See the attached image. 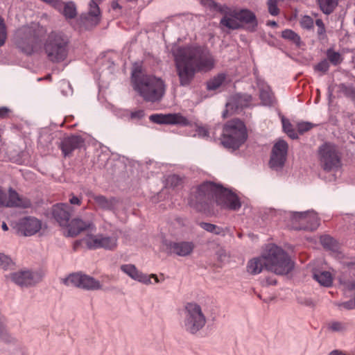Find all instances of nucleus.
Segmentation results:
<instances>
[{"label":"nucleus","instance_id":"nucleus-1","mask_svg":"<svg viewBox=\"0 0 355 355\" xmlns=\"http://www.w3.org/2000/svg\"><path fill=\"white\" fill-rule=\"evenodd\" d=\"M173 53L181 86L189 85L196 71H208L214 67L210 53L201 47H178Z\"/></svg>","mask_w":355,"mask_h":355},{"label":"nucleus","instance_id":"nucleus-2","mask_svg":"<svg viewBox=\"0 0 355 355\" xmlns=\"http://www.w3.org/2000/svg\"><path fill=\"white\" fill-rule=\"evenodd\" d=\"M294 267V263L282 248L271 245L260 257L250 259L247 264V271L250 275L259 274L264 268L277 275H286Z\"/></svg>","mask_w":355,"mask_h":355},{"label":"nucleus","instance_id":"nucleus-3","mask_svg":"<svg viewBox=\"0 0 355 355\" xmlns=\"http://www.w3.org/2000/svg\"><path fill=\"white\" fill-rule=\"evenodd\" d=\"M131 79L133 89L146 102H159L165 94L166 85L160 78L141 74L135 69Z\"/></svg>","mask_w":355,"mask_h":355},{"label":"nucleus","instance_id":"nucleus-4","mask_svg":"<svg viewBox=\"0 0 355 355\" xmlns=\"http://www.w3.org/2000/svg\"><path fill=\"white\" fill-rule=\"evenodd\" d=\"M248 136L244 123L238 119H232L224 125L220 143L225 148L234 151L245 144Z\"/></svg>","mask_w":355,"mask_h":355},{"label":"nucleus","instance_id":"nucleus-5","mask_svg":"<svg viewBox=\"0 0 355 355\" xmlns=\"http://www.w3.org/2000/svg\"><path fill=\"white\" fill-rule=\"evenodd\" d=\"M69 39L62 33L53 32L49 34L44 45L48 59L54 63L64 61L69 54Z\"/></svg>","mask_w":355,"mask_h":355},{"label":"nucleus","instance_id":"nucleus-6","mask_svg":"<svg viewBox=\"0 0 355 355\" xmlns=\"http://www.w3.org/2000/svg\"><path fill=\"white\" fill-rule=\"evenodd\" d=\"M182 327L185 331L196 334L206 324L207 318L202 307L196 302H187L184 307Z\"/></svg>","mask_w":355,"mask_h":355},{"label":"nucleus","instance_id":"nucleus-7","mask_svg":"<svg viewBox=\"0 0 355 355\" xmlns=\"http://www.w3.org/2000/svg\"><path fill=\"white\" fill-rule=\"evenodd\" d=\"M217 184L206 182L196 188L190 197V205L198 211H205L214 205Z\"/></svg>","mask_w":355,"mask_h":355},{"label":"nucleus","instance_id":"nucleus-8","mask_svg":"<svg viewBox=\"0 0 355 355\" xmlns=\"http://www.w3.org/2000/svg\"><path fill=\"white\" fill-rule=\"evenodd\" d=\"M15 44L20 51L31 55L40 48L41 40L34 29L28 26H23L15 33Z\"/></svg>","mask_w":355,"mask_h":355},{"label":"nucleus","instance_id":"nucleus-9","mask_svg":"<svg viewBox=\"0 0 355 355\" xmlns=\"http://www.w3.org/2000/svg\"><path fill=\"white\" fill-rule=\"evenodd\" d=\"M319 164L327 172L338 170L341 167V158L336 146L331 143H324L318 150Z\"/></svg>","mask_w":355,"mask_h":355},{"label":"nucleus","instance_id":"nucleus-10","mask_svg":"<svg viewBox=\"0 0 355 355\" xmlns=\"http://www.w3.org/2000/svg\"><path fill=\"white\" fill-rule=\"evenodd\" d=\"M206 4L210 9L218 11L223 15L220 21L221 26L230 30L240 29L236 9L230 8L225 4H219L213 1H207Z\"/></svg>","mask_w":355,"mask_h":355},{"label":"nucleus","instance_id":"nucleus-11","mask_svg":"<svg viewBox=\"0 0 355 355\" xmlns=\"http://www.w3.org/2000/svg\"><path fill=\"white\" fill-rule=\"evenodd\" d=\"M63 283L67 286H75L87 291H97L103 288V285L98 280L82 272L69 275L63 280Z\"/></svg>","mask_w":355,"mask_h":355},{"label":"nucleus","instance_id":"nucleus-12","mask_svg":"<svg viewBox=\"0 0 355 355\" xmlns=\"http://www.w3.org/2000/svg\"><path fill=\"white\" fill-rule=\"evenodd\" d=\"M291 227L294 230H314L320 225L319 218L314 211L294 212L291 214Z\"/></svg>","mask_w":355,"mask_h":355},{"label":"nucleus","instance_id":"nucleus-13","mask_svg":"<svg viewBox=\"0 0 355 355\" xmlns=\"http://www.w3.org/2000/svg\"><path fill=\"white\" fill-rule=\"evenodd\" d=\"M94 218L92 213H87L84 218L77 217L72 219L67 226L68 230L65 236L74 237L83 231L95 230Z\"/></svg>","mask_w":355,"mask_h":355},{"label":"nucleus","instance_id":"nucleus-14","mask_svg":"<svg viewBox=\"0 0 355 355\" xmlns=\"http://www.w3.org/2000/svg\"><path fill=\"white\" fill-rule=\"evenodd\" d=\"M85 243L90 250L103 248L105 250H113L117 246L116 236H109L102 234L87 235L84 239Z\"/></svg>","mask_w":355,"mask_h":355},{"label":"nucleus","instance_id":"nucleus-15","mask_svg":"<svg viewBox=\"0 0 355 355\" xmlns=\"http://www.w3.org/2000/svg\"><path fill=\"white\" fill-rule=\"evenodd\" d=\"M15 284L23 286H32L42 279V275L39 272L32 270H19L12 272L8 276Z\"/></svg>","mask_w":355,"mask_h":355},{"label":"nucleus","instance_id":"nucleus-16","mask_svg":"<svg viewBox=\"0 0 355 355\" xmlns=\"http://www.w3.org/2000/svg\"><path fill=\"white\" fill-rule=\"evenodd\" d=\"M214 204L221 208L237 210L241 207L239 198L230 191L217 185Z\"/></svg>","mask_w":355,"mask_h":355},{"label":"nucleus","instance_id":"nucleus-17","mask_svg":"<svg viewBox=\"0 0 355 355\" xmlns=\"http://www.w3.org/2000/svg\"><path fill=\"white\" fill-rule=\"evenodd\" d=\"M31 205L30 200L19 196L12 189H9L8 194L0 189V207L28 208Z\"/></svg>","mask_w":355,"mask_h":355},{"label":"nucleus","instance_id":"nucleus-18","mask_svg":"<svg viewBox=\"0 0 355 355\" xmlns=\"http://www.w3.org/2000/svg\"><path fill=\"white\" fill-rule=\"evenodd\" d=\"M288 144L284 140H279L275 144L270 159V166L276 171L284 166L286 160Z\"/></svg>","mask_w":355,"mask_h":355},{"label":"nucleus","instance_id":"nucleus-19","mask_svg":"<svg viewBox=\"0 0 355 355\" xmlns=\"http://www.w3.org/2000/svg\"><path fill=\"white\" fill-rule=\"evenodd\" d=\"M164 250L168 254H175L179 257H187L191 255L195 248V244L192 241H165Z\"/></svg>","mask_w":355,"mask_h":355},{"label":"nucleus","instance_id":"nucleus-20","mask_svg":"<svg viewBox=\"0 0 355 355\" xmlns=\"http://www.w3.org/2000/svg\"><path fill=\"white\" fill-rule=\"evenodd\" d=\"M150 120L157 124L180 125L182 126L191 125L188 119L180 113L174 114H154L150 116Z\"/></svg>","mask_w":355,"mask_h":355},{"label":"nucleus","instance_id":"nucleus-21","mask_svg":"<svg viewBox=\"0 0 355 355\" xmlns=\"http://www.w3.org/2000/svg\"><path fill=\"white\" fill-rule=\"evenodd\" d=\"M42 228V222L35 217H25L17 223L18 234L29 236L35 234Z\"/></svg>","mask_w":355,"mask_h":355},{"label":"nucleus","instance_id":"nucleus-22","mask_svg":"<svg viewBox=\"0 0 355 355\" xmlns=\"http://www.w3.org/2000/svg\"><path fill=\"white\" fill-rule=\"evenodd\" d=\"M100 19L101 11L99 7L94 0H91L89 3L88 12L83 14L80 17V24L85 28H89L96 26Z\"/></svg>","mask_w":355,"mask_h":355},{"label":"nucleus","instance_id":"nucleus-23","mask_svg":"<svg viewBox=\"0 0 355 355\" xmlns=\"http://www.w3.org/2000/svg\"><path fill=\"white\" fill-rule=\"evenodd\" d=\"M237 17L240 28H245L250 32L257 31L258 21L253 12L248 9L237 10Z\"/></svg>","mask_w":355,"mask_h":355},{"label":"nucleus","instance_id":"nucleus-24","mask_svg":"<svg viewBox=\"0 0 355 355\" xmlns=\"http://www.w3.org/2000/svg\"><path fill=\"white\" fill-rule=\"evenodd\" d=\"M251 96L248 94H236L232 96L226 103V110L223 112V117H226L229 112L231 114L238 112L243 107L248 106L251 101Z\"/></svg>","mask_w":355,"mask_h":355},{"label":"nucleus","instance_id":"nucleus-25","mask_svg":"<svg viewBox=\"0 0 355 355\" xmlns=\"http://www.w3.org/2000/svg\"><path fill=\"white\" fill-rule=\"evenodd\" d=\"M85 144L84 139L78 135H71L64 138L60 142V148L64 157H69L73 150L80 148Z\"/></svg>","mask_w":355,"mask_h":355},{"label":"nucleus","instance_id":"nucleus-26","mask_svg":"<svg viewBox=\"0 0 355 355\" xmlns=\"http://www.w3.org/2000/svg\"><path fill=\"white\" fill-rule=\"evenodd\" d=\"M71 207L65 203H58L53 206L52 215L61 226H68L71 215Z\"/></svg>","mask_w":355,"mask_h":355},{"label":"nucleus","instance_id":"nucleus-27","mask_svg":"<svg viewBox=\"0 0 355 355\" xmlns=\"http://www.w3.org/2000/svg\"><path fill=\"white\" fill-rule=\"evenodd\" d=\"M120 268L122 272L135 281L146 285L152 284L150 277L139 271L133 264H123Z\"/></svg>","mask_w":355,"mask_h":355},{"label":"nucleus","instance_id":"nucleus-28","mask_svg":"<svg viewBox=\"0 0 355 355\" xmlns=\"http://www.w3.org/2000/svg\"><path fill=\"white\" fill-rule=\"evenodd\" d=\"M89 196L94 200L96 209L112 211L115 208L117 203V200L114 197L107 198L103 195L94 193H91Z\"/></svg>","mask_w":355,"mask_h":355},{"label":"nucleus","instance_id":"nucleus-29","mask_svg":"<svg viewBox=\"0 0 355 355\" xmlns=\"http://www.w3.org/2000/svg\"><path fill=\"white\" fill-rule=\"evenodd\" d=\"M313 278L321 286L329 287L333 283V277L331 274L328 271L318 272L313 274Z\"/></svg>","mask_w":355,"mask_h":355},{"label":"nucleus","instance_id":"nucleus-30","mask_svg":"<svg viewBox=\"0 0 355 355\" xmlns=\"http://www.w3.org/2000/svg\"><path fill=\"white\" fill-rule=\"evenodd\" d=\"M59 11L62 12L67 19H73L77 15L76 6L72 1L62 2V10Z\"/></svg>","mask_w":355,"mask_h":355},{"label":"nucleus","instance_id":"nucleus-31","mask_svg":"<svg viewBox=\"0 0 355 355\" xmlns=\"http://www.w3.org/2000/svg\"><path fill=\"white\" fill-rule=\"evenodd\" d=\"M338 0H318L320 10L325 15H329L336 8Z\"/></svg>","mask_w":355,"mask_h":355},{"label":"nucleus","instance_id":"nucleus-32","mask_svg":"<svg viewBox=\"0 0 355 355\" xmlns=\"http://www.w3.org/2000/svg\"><path fill=\"white\" fill-rule=\"evenodd\" d=\"M282 37L287 40L293 44H295L297 46H300L301 40L300 37L298 34L295 33L291 29H286L282 32Z\"/></svg>","mask_w":355,"mask_h":355},{"label":"nucleus","instance_id":"nucleus-33","mask_svg":"<svg viewBox=\"0 0 355 355\" xmlns=\"http://www.w3.org/2000/svg\"><path fill=\"white\" fill-rule=\"evenodd\" d=\"M201 228L208 232L213 233L216 235H225V231L223 227L217 226L214 224L201 222L199 223Z\"/></svg>","mask_w":355,"mask_h":355},{"label":"nucleus","instance_id":"nucleus-34","mask_svg":"<svg viewBox=\"0 0 355 355\" xmlns=\"http://www.w3.org/2000/svg\"><path fill=\"white\" fill-rule=\"evenodd\" d=\"M225 79L223 73L218 74L207 83V89L209 90H215L218 88Z\"/></svg>","mask_w":355,"mask_h":355},{"label":"nucleus","instance_id":"nucleus-35","mask_svg":"<svg viewBox=\"0 0 355 355\" xmlns=\"http://www.w3.org/2000/svg\"><path fill=\"white\" fill-rule=\"evenodd\" d=\"M260 98L264 105H270L273 102V94L269 88L262 89L260 91Z\"/></svg>","mask_w":355,"mask_h":355},{"label":"nucleus","instance_id":"nucleus-36","mask_svg":"<svg viewBox=\"0 0 355 355\" xmlns=\"http://www.w3.org/2000/svg\"><path fill=\"white\" fill-rule=\"evenodd\" d=\"M340 92L347 97L355 100V88L352 86H347L345 84H340L338 86Z\"/></svg>","mask_w":355,"mask_h":355},{"label":"nucleus","instance_id":"nucleus-37","mask_svg":"<svg viewBox=\"0 0 355 355\" xmlns=\"http://www.w3.org/2000/svg\"><path fill=\"white\" fill-rule=\"evenodd\" d=\"M328 328L334 332H343L347 329V324L342 322L333 321L329 323Z\"/></svg>","mask_w":355,"mask_h":355},{"label":"nucleus","instance_id":"nucleus-38","mask_svg":"<svg viewBox=\"0 0 355 355\" xmlns=\"http://www.w3.org/2000/svg\"><path fill=\"white\" fill-rule=\"evenodd\" d=\"M13 265L14 262L8 255L0 252V268L7 270Z\"/></svg>","mask_w":355,"mask_h":355},{"label":"nucleus","instance_id":"nucleus-39","mask_svg":"<svg viewBox=\"0 0 355 355\" xmlns=\"http://www.w3.org/2000/svg\"><path fill=\"white\" fill-rule=\"evenodd\" d=\"M327 55L329 60L334 65H337L342 61L341 55L338 52H336L331 49L327 50Z\"/></svg>","mask_w":355,"mask_h":355},{"label":"nucleus","instance_id":"nucleus-40","mask_svg":"<svg viewBox=\"0 0 355 355\" xmlns=\"http://www.w3.org/2000/svg\"><path fill=\"white\" fill-rule=\"evenodd\" d=\"M322 245L327 249L334 250L336 246V242L334 239L329 236H323L320 238Z\"/></svg>","mask_w":355,"mask_h":355},{"label":"nucleus","instance_id":"nucleus-41","mask_svg":"<svg viewBox=\"0 0 355 355\" xmlns=\"http://www.w3.org/2000/svg\"><path fill=\"white\" fill-rule=\"evenodd\" d=\"M7 39V29L3 19L0 16V46H3Z\"/></svg>","mask_w":355,"mask_h":355},{"label":"nucleus","instance_id":"nucleus-42","mask_svg":"<svg viewBox=\"0 0 355 355\" xmlns=\"http://www.w3.org/2000/svg\"><path fill=\"white\" fill-rule=\"evenodd\" d=\"M283 128L284 131L287 133V135L292 139H297V134L295 131L292 128V125L288 121H286L284 119L282 120Z\"/></svg>","mask_w":355,"mask_h":355},{"label":"nucleus","instance_id":"nucleus-43","mask_svg":"<svg viewBox=\"0 0 355 355\" xmlns=\"http://www.w3.org/2000/svg\"><path fill=\"white\" fill-rule=\"evenodd\" d=\"M313 19L308 15H304L300 20V25L304 29L309 30L313 28Z\"/></svg>","mask_w":355,"mask_h":355},{"label":"nucleus","instance_id":"nucleus-44","mask_svg":"<svg viewBox=\"0 0 355 355\" xmlns=\"http://www.w3.org/2000/svg\"><path fill=\"white\" fill-rule=\"evenodd\" d=\"M279 0H268V12L271 15L277 16L279 13V9L277 7Z\"/></svg>","mask_w":355,"mask_h":355},{"label":"nucleus","instance_id":"nucleus-45","mask_svg":"<svg viewBox=\"0 0 355 355\" xmlns=\"http://www.w3.org/2000/svg\"><path fill=\"white\" fill-rule=\"evenodd\" d=\"M167 184L172 187H176L180 185L182 182L181 178L177 175H171L168 176L166 179Z\"/></svg>","mask_w":355,"mask_h":355},{"label":"nucleus","instance_id":"nucleus-46","mask_svg":"<svg viewBox=\"0 0 355 355\" xmlns=\"http://www.w3.org/2000/svg\"><path fill=\"white\" fill-rule=\"evenodd\" d=\"M336 305L341 309H344L346 310L355 309V300L354 298L349 300L345 302L336 303Z\"/></svg>","mask_w":355,"mask_h":355},{"label":"nucleus","instance_id":"nucleus-47","mask_svg":"<svg viewBox=\"0 0 355 355\" xmlns=\"http://www.w3.org/2000/svg\"><path fill=\"white\" fill-rule=\"evenodd\" d=\"M315 24L318 26V35L320 39H323L325 35V26L322 19H318L315 21Z\"/></svg>","mask_w":355,"mask_h":355},{"label":"nucleus","instance_id":"nucleus-48","mask_svg":"<svg viewBox=\"0 0 355 355\" xmlns=\"http://www.w3.org/2000/svg\"><path fill=\"white\" fill-rule=\"evenodd\" d=\"M313 125L309 122H302L297 124V130L300 134L310 130Z\"/></svg>","mask_w":355,"mask_h":355},{"label":"nucleus","instance_id":"nucleus-49","mask_svg":"<svg viewBox=\"0 0 355 355\" xmlns=\"http://www.w3.org/2000/svg\"><path fill=\"white\" fill-rule=\"evenodd\" d=\"M329 68V64L327 60H323L315 66V69L318 71L326 73Z\"/></svg>","mask_w":355,"mask_h":355},{"label":"nucleus","instance_id":"nucleus-50","mask_svg":"<svg viewBox=\"0 0 355 355\" xmlns=\"http://www.w3.org/2000/svg\"><path fill=\"white\" fill-rule=\"evenodd\" d=\"M7 336V331L5 327V318L0 313V338L5 339Z\"/></svg>","mask_w":355,"mask_h":355},{"label":"nucleus","instance_id":"nucleus-51","mask_svg":"<svg viewBox=\"0 0 355 355\" xmlns=\"http://www.w3.org/2000/svg\"><path fill=\"white\" fill-rule=\"evenodd\" d=\"M197 134L200 137H209V132L208 130L205 127L200 126L198 127L196 130Z\"/></svg>","mask_w":355,"mask_h":355},{"label":"nucleus","instance_id":"nucleus-52","mask_svg":"<svg viewBox=\"0 0 355 355\" xmlns=\"http://www.w3.org/2000/svg\"><path fill=\"white\" fill-rule=\"evenodd\" d=\"M144 116V111L142 110H137L134 112H132L130 114V117L132 119H140Z\"/></svg>","mask_w":355,"mask_h":355},{"label":"nucleus","instance_id":"nucleus-53","mask_svg":"<svg viewBox=\"0 0 355 355\" xmlns=\"http://www.w3.org/2000/svg\"><path fill=\"white\" fill-rule=\"evenodd\" d=\"M69 202L71 205L80 206L82 203V199L74 195H71Z\"/></svg>","mask_w":355,"mask_h":355},{"label":"nucleus","instance_id":"nucleus-54","mask_svg":"<svg viewBox=\"0 0 355 355\" xmlns=\"http://www.w3.org/2000/svg\"><path fill=\"white\" fill-rule=\"evenodd\" d=\"M10 110L6 107H0V118L3 119L8 116Z\"/></svg>","mask_w":355,"mask_h":355},{"label":"nucleus","instance_id":"nucleus-55","mask_svg":"<svg viewBox=\"0 0 355 355\" xmlns=\"http://www.w3.org/2000/svg\"><path fill=\"white\" fill-rule=\"evenodd\" d=\"M111 7L113 10L121 9V6L119 4L117 1H113L111 3Z\"/></svg>","mask_w":355,"mask_h":355},{"label":"nucleus","instance_id":"nucleus-56","mask_svg":"<svg viewBox=\"0 0 355 355\" xmlns=\"http://www.w3.org/2000/svg\"><path fill=\"white\" fill-rule=\"evenodd\" d=\"M347 288L350 290H354L355 289V281L349 282L347 284Z\"/></svg>","mask_w":355,"mask_h":355},{"label":"nucleus","instance_id":"nucleus-57","mask_svg":"<svg viewBox=\"0 0 355 355\" xmlns=\"http://www.w3.org/2000/svg\"><path fill=\"white\" fill-rule=\"evenodd\" d=\"M328 355H346V354L341 351L334 350V351L331 352Z\"/></svg>","mask_w":355,"mask_h":355},{"label":"nucleus","instance_id":"nucleus-58","mask_svg":"<svg viewBox=\"0 0 355 355\" xmlns=\"http://www.w3.org/2000/svg\"><path fill=\"white\" fill-rule=\"evenodd\" d=\"M347 266L350 268L351 269H353L355 270V262H349L347 263Z\"/></svg>","mask_w":355,"mask_h":355},{"label":"nucleus","instance_id":"nucleus-59","mask_svg":"<svg viewBox=\"0 0 355 355\" xmlns=\"http://www.w3.org/2000/svg\"><path fill=\"white\" fill-rule=\"evenodd\" d=\"M148 276H149V277H150V279H151V278H154V279H155V282H156V283H158V282H159L158 277H157V276L156 275H155V274H152V275H148Z\"/></svg>","mask_w":355,"mask_h":355},{"label":"nucleus","instance_id":"nucleus-60","mask_svg":"<svg viewBox=\"0 0 355 355\" xmlns=\"http://www.w3.org/2000/svg\"><path fill=\"white\" fill-rule=\"evenodd\" d=\"M1 227H2L3 230H4V231H7L8 230V227L6 223L4 222L2 223Z\"/></svg>","mask_w":355,"mask_h":355},{"label":"nucleus","instance_id":"nucleus-61","mask_svg":"<svg viewBox=\"0 0 355 355\" xmlns=\"http://www.w3.org/2000/svg\"><path fill=\"white\" fill-rule=\"evenodd\" d=\"M268 25H270V26H275V27L277 26V22H276V21H269V22L268 23Z\"/></svg>","mask_w":355,"mask_h":355},{"label":"nucleus","instance_id":"nucleus-62","mask_svg":"<svg viewBox=\"0 0 355 355\" xmlns=\"http://www.w3.org/2000/svg\"><path fill=\"white\" fill-rule=\"evenodd\" d=\"M125 1L127 2H132V1H136L137 0H125Z\"/></svg>","mask_w":355,"mask_h":355},{"label":"nucleus","instance_id":"nucleus-63","mask_svg":"<svg viewBox=\"0 0 355 355\" xmlns=\"http://www.w3.org/2000/svg\"><path fill=\"white\" fill-rule=\"evenodd\" d=\"M49 78H51V76L50 75L46 76V78H45V79H49Z\"/></svg>","mask_w":355,"mask_h":355},{"label":"nucleus","instance_id":"nucleus-64","mask_svg":"<svg viewBox=\"0 0 355 355\" xmlns=\"http://www.w3.org/2000/svg\"><path fill=\"white\" fill-rule=\"evenodd\" d=\"M354 24H355V19H354Z\"/></svg>","mask_w":355,"mask_h":355}]
</instances>
